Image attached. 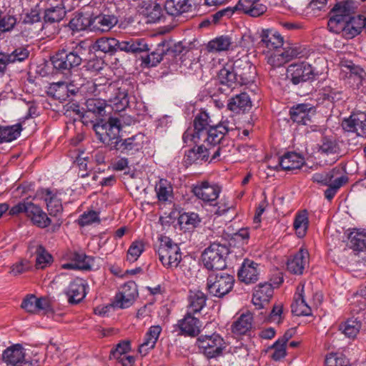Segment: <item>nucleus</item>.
I'll return each instance as SVG.
<instances>
[{
    "mask_svg": "<svg viewBox=\"0 0 366 366\" xmlns=\"http://www.w3.org/2000/svg\"><path fill=\"white\" fill-rule=\"evenodd\" d=\"M260 37L261 41L269 49H277L284 45V37L274 29H263Z\"/></svg>",
    "mask_w": 366,
    "mask_h": 366,
    "instance_id": "72a5a7b5",
    "label": "nucleus"
},
{
    "mask_svg": "<svg viewBox=\"0 0 366 366\" xmlns=\"http://www.w3.org/2000/svg\"><path fill=\"white\" fill-rule=\"evenodd\" d=\"M335 169L327 172L315 173L312 177V181L323 186H327L333 182Z\"/></svg>",
    "mask_w": 366,
    "mask_h": 366,
    "instance_id": "e2e57ef3",
    "label": "nucleus"
},
{
    "mask_svg": "<svg viewBox=\"0 0 366 366\" xmlns=\"http://www.w3.org/2000/svg\"><path fill=\"white\" fill-rule=\"evenodd\" d=\"M83 48L76 46L72 51H68L65 49L59 50L51 58L54 67L61 71H69L72 68L79 66L82 62Z\"/></svg>",
    "mask_w": 366,
    "mask_h": 366,
    "instance_id": "39448f33",
    "label": "nucleus"
},
{
    "mask_svg": "<svg viewBox=\"0 0 366 366\" xmlns=\"http://www.w3.org/2000/svg\"><path fill=\"white\" fill-rule=\"evenodd\" d=\"M28 252L31 255L36 256V269H44L53 262V257L41 244L31 242L28 247Z\"/></svg>",
    "mask_w": 366,
    "mask_h": 366,
    "instance_id": "412c9836",
    "label": "nucleus"
},
{
    "mask_svg": "<svg viewBox=\"0 0 366 366\" xmlns=\"http://www.w3.org/2000/svg\"><path fill=\"white\" fill-rule=\"evenodd\" d=\"M30 51L26 47L20 46L15 49L11 53H7L9 61L10 64L15 62H21L28 59Z\"/></svg>",
    "mask_w": 366,
    "mask_h": 366,
    "instance_id": "13d9d810",
    "label": "nucleus"
},
{
    "mask_svg": "<svg viewBox=\"0 0 366 366\" xmlns=\"http://www.w3.org/2000/svg\"><path fill=\"white\" fill-rule=\"evenodd\" d=\"M97 139L105 145L109 147L110 150L114 149V146L121 139V121L117 117H109L104 123H97L93 125Z\"/></svg>",
    "mask_w": 366,
    "mask_h": 366,
    "instance_id": "f03ea898",
    "label": "nucleus"
},
{
    "mask_svg": "<svg viewBox=\"0 0 366 366\" xmlns=\"http://www.w3.org/2000/svg\"><path fill=\"white\" fill-rule=\"evenodd\" d=\"M309 226L308 214L306 210L296 214L293 223L294 229L298 237L305 236Z\"/></svg>",
    "mask_w": 366,
    "mask_h": 366,
    "instance_id": "49530a36",
    "label": "nucleus"
},
{
    "mask_svg": "<svg viewBox=\"0 0 366 366\" xmlns=\"http://www.w3.org/2000/svg\"><path fill=\"white\" fill-rule=\"evenodd\" d=\"M234 129V124L228 119H222L218 124H214L205 132L202 137L201 142L207 143V145H216L220 143L225 134Z\"/></svg>",
    "mask_w": 366,
    "mask_h": 366,
    "instance_id": "0eeeda50",
    "label": "nucleus"
},
{
    "mask_svg": "<svg viewBox=\"0 0 366 366\" xmlns=\"http://www.w3.org/2000/svg\"><path fill=\"white\" fill-rule=\"evenodd\" d=\"M232 42L228 36H220L209 41L207 49L209 52H221L229 50Z\"/></svg>",
    "mask_w": 366,
    "mask_h": 366,
    "instance_id": "79ce46f5",
    "label": "nucleus"
},
{
    "mask_svg": "<svg viewBox=\"0 0 366 366\" xmlns=\"http://www.w3.org/2000/svg\"><path fill=\"white\" fill-rule=\"evenodd\" d=\"M159 245L157 249L159 259L166 268H176L182 260V253L179 246L166 236L159 238Z\"/></svg>",
    "mask_w": 366,
    "mask_h": 366,
    "instance_id": "7ed1b4c3",
    "label": "nucleus"
},
{
    "mask_svg": "<svg viewBox=\"0 0 366 366\" xmlns=\"http://www.w3.org/2000/svg\"><path fill=\"white\" fill-rule=\"evenodd\" d=\"M169 53V44L164 41L159 43L154 51L145 56H142V64L147 67L155 66L161 62L163 57Z\"/></svg>",
    "mask_w": 366,
    "mask_h": 366,
    "instance_id": "a878e982",
    "label": "nucleus"
},
{
    "mask_svg": "<svg viewBox=\"0 0 366 366\" xmlns=\"http://www.w3.org/2000/svg\"><path fill=\"white\" fill-rule=\"evenodd\" d=\"M233 66L240 86L254 81L256 67L250 61L238 59L233 63Z\"/></svg>",
    "mask_w": 366,
    "mask_h": 366,
    "instance_id": "f8f14e48",
    "label": "nucleus"
},
{
    "mask_svg": "<svg viewBox=\"0 0 366 366\" xmlns=\"http://www.w3.org/2000/svg\"><path fill=\"white\" fill-rule=\"evenodd\" d=\"M21 130V124L0 126V143L12 142L20 135Z\"/></svg>",
    "mask_w": 366,
    "mask_h": 366,
    "instance_id": "c03bdc74",
    "label": "nucleus"
},
{
    "mask_svg": "<svg viewBox=\"0 0 366 366\" xmlns=\"http://www.w3.org/2000/svg\"><path fill=\"white\" fill-rule=\"evenodd\" d=\"M309 263V254L307 250L300 249L292 258L288 259L287 267L288 271L295 274H302Z\"/></svg>",
    "mask_w": 366,
    "mask_h": 366,
    "instance_id": "393cba45",
    "label": "nucleus"
},
{
    "mask_svg": "<svg viewBox=\"0 0 366 366\" xmlns=\"http://www.w3.org/2000/svg\"><path fill=\"white\" fill-rule=\"evenodd\" d=\"M347 245L354 251L366 249V232L353 231L348 237Z\"/></svg>",
    "mask_w": 366,
    "mask_h": 366,
    "instance_id": "a19ab883",
    "label": "nucleus"
},
{
    "mask_svg": "<svg viewBox=\"0 0 366 366\" xmlns=\"http://www.w3.org/2000/svg\"><path fill=\"white\" fill-rule=\"evenodd\" d=\"M251 107V100L249 95L245 92L231 98L227 104L228 109L235 113L244 112L246 110L250 109Z\"/></svg>",
    "mask_w": 366,
    "mask_h": 366,
    "instance_id": "f704fd0d",
    "label": "nucleus"
},
{
    "mask_svg": "<svg viewBox=\"0 0 366 366\" xmlns=\"http://www.w3.org/2000/svg\"><path fill=\"white\" fill-rule=\"evenodd\" d=\"M161 331L162 328L159 325H154L149 327L144 342L139 347L138 351L142 355H146L149 350L154 347Z\"/></svg>",
    "mask_w": 366,
    "mask_h": 366,
    "instance_id": "2f4dec72",
    "label": "nucleus"
},
{
    "mask_svg": "<svg viewBox=\"0 0 366 366\" xmlns=\"http://www.w3.org/2000/svg\"><path fill=\"white\" fill-rule=\"evenodd\" d=\"M66 294L69 303L77 304L80 302L86 296V285L84 280L80 278H76L70 283Z\"/></svg>",
    "mask_w": 366,
    "mask_h": 366,
    "instance_id": "bb28decb",
    "label": "nucleus"
},
{
    "mask_svg": "<svg viewBox=\"0 0 366 366\" xmlns=\"http://www.w3.org/2000/svg\"><path fill=\"white\" fill-rule=\"evenodd\" d=\"M342 129L347 132H355L357 136L366 137V113L360 111L352 112L342 122Z\"/></svg>",
    "mask_w": 366,
    "mask_h": 366,
    "instance_id": "9d476101",
    "label": "nucleus"
},
{
    "mask_svg": "<svg viewBox=\"0 0 366 366\" xmlns=\"http://www.w3.org/2000/svg\"><path fill=\"white\" fill-rule=\"evenodd\" d=\"M303 163L304 158L301 155L296 152H289L282 157H278L276 165H269V167L276 170H278L280 167L283 170H292L300 169Z\"/></svg>",
    "mask_w": 366,
    "mask_h": 366,
    "instance_id": "aec40b11",
    "label": "nucleus"
},
{
    "mask_svg": "<svg viewBox=\"0 0 366 366\" xmlns=\"http://www.w3.org/2000/svg\"><path fill=\"white\" fill-rule=\"evenodd\" d=\"M357 9V3L353 0H347L337 3L330 11V19L327 23L328 29L332 21L340 23H344L346 21L353 18L354 14Z\"/></svg>",
    "mask_w": 366,
    "mask_h": 366,
    "instance_id": "6e6552de",
    "label": "nucleus"
},
{
    "mask_svg": "<svg viewBox=\"0 0 366 366\" xmlns=\"http://www.w3.org/2000/svg\"><path fill=\"white\" fill-rule=\"evenodd\" d=\"M144 136L137 134L131 137L120 139L114 146V149L121 154L132 156L143 148Z\"/></svg>",
    "mask_w": 366,
    "mask_h": 366,
    "instance_id": "ddd939ff",
    "label": "nucleus"
},
{
    "mask_svg": "<svg viewBox=\"0 0 366 366\" xmlns=\"http://www.w3.org/2000/svg\"><path fill=\"white\" fill-rule=\"evenodd\" d=\"M190 160L195 162L197 160L207 161L209 157L208 149L204 144H200L195 149L194 148L190 149L187 154Z\"/></svg>",
    "mask_w": 366,
    "mask_h": 366,
    "instance_id": "bf43d9fd",
    "label": "nucleus"
},
{
    "mask_svg": "<svg viewBox=\"0 0 366 366\" xmlns=\"http://www.w3.org/2000/svg\"><path fill=\"white\" fill-rule=\"evenodd\" d=\"M217 77L219 83L222 85L226 86L232 90L238 86H240L237 75L235 74L233 64H227L222 69H220Z\"/></svg>",
    "mask_w": 366,
    "mask_h": 366,
    "instance_id": "7c9ffc66",
    "label": "nucleus"
},
{
    "mask_svg": "<svg viewBox=\"0 0 366 366\" xmlns=\"http://www.w3.org/2000/svg\"><path fill=\"white\" fill-rule=\"evenodd\" d=\"M128 84L126 82L117 83V95L116 97L117 101L113 102V106L117 111H122L129 107V100L128 97Z\"/></svg>",
    "mask_w": 366,
    "mask_h": 366,
    "instance_id": "ea45409f",
    "label": "nucleus"
},
{
    "mask_svg": "<svg viewBox=\"0 0 366 366\" xmlns=\"http://www.w3.org/2000/svg\"><path fill=\"white\" fill-rule=\"evenodd\" d=\"M360 22V16L358 15L350 18V19L344 23L332 20L330 24V31L335 34L341 33L344 38L351 39L361 32L362 29Z\"/></svg>",
    "mask_w": 366,
    "mask_h": 366,
    "instance_id": "1a4fd4ad",
    "label": "nucleus"
},
{
    "mask_svg": "<svg viewBox=\"0 0 366 366\" xmlns=\"http://www.w3.org/2000/svg\"><path fill=\"white\" fill-rule=\"evenodd\" d=\"M197 344L203 354L209 359L221 355L225 347L224 340L215 332L212 335H201L197 340Z\"/></svg>",
    "mask_w": 366,
    "mask_h": 366,
    "instance_id": "423d86ee",
    "label": "nucleus"
},
{
    "mask_svg": "<svg viewBox=\"0 0 366 366\" xmlns=\"http://www.w3.org/2000/svg\"><path fill=\"white\" fill-rule=\"evenodd\" d=\"M167 13L172 16H179L192 9L191 0H167L164 4Z\"/></svg>",
    "mask_w": 366,
    "mask_h": 366,
    "instance_id": "c85d7f7f",
    "label": "nucleus"
},
{
    "mask_svg": "<svg viewBox=\"0 0 366 366\" xmlns=\"http://www.w3.org/2000/svg\"><path fill=\"white\" fill-rule=\"evenodd\" d=\"M259 264L252 260L246 259L244 260L241 269L238 272V277L240 281L246 284L254 283L258 280Z\"/></svg>",
    "mask_w": 366,
    "mask_h": 366,
    "instance_id": "5701e85b",
    "label": "nucleus"
},
{
    "mask_svg": "<svg viewBox=\"0 0 366 366\" xmlns=\"http://www.w3.org/2000/svg\"><path fill=\"white\" fill-rule=\"evenodd\" d=\"M221 187L216 184H210L207 181H204L194 185L192 192L199 199L204 202H212L217 200Z\"/></svg>",
    "mask_w": 366,
    "mask_h": 366,
    "instance_id": "4468645a",
    "label": "nucleus"
},
{
    "mask_svg": "<svg viewBox=\"0 0 366 366\" xmlns=\"http://www.w3.org/2000/svg\"><path fill=\"white\" fill-rule=\"evenodd\" d=\"M16 23V19L14 16L6 15L0 17V31L6 32L11 30Z\"/></svg>",
    "mask_w": 366,
    "mask_h": 366,
    "instance_id": "774afa93",
    "label": "nucleus"
},
{
    "mask_svg": "<svg viewBox=\"0 0 366 366\" xmlns=\"http://www.w3.org/2000/svg\"><path fill=\"white\" fill-rule=\"evenodd\" d=\"M131 350V342L128 340H122L119 342L116 347L110 352V359L120 358L123 355H127Z\"/></svg>",
    "mask_w": 366,
    "mask_h": 366,
    "instance_id": "052dcab7",
    "label": "nucleus"
},
{
    "mask_svg": "<svg viewBox=\"0 0 366 366\" xmlns=\"http://www.w3.org/2000/svg\"><path fill=\"white\" fill-rule=\"evenodd\" d=\"M347 177L342 176L333 180L331 184L327 185L328 188L325 191V198L329 201L332 200L338 189L347 182Z\"/></svg>",
    "mask_w": 366,
    "mask_h": 366,
    "instance_id": "4d7b16f0",
    "label": "nucleus"
},
{
    "mask_svg": "<svg viewBox=\"0 0 366 366\" xmlns=\"http://www.w3.org/2000/svg\"><path fill=\"white\" fill-rule=\"evenodd\" d=\"M325 366H350L349 360L342 355L331 353L325 359Z\"/></svg>",
    "mask_w": 366,
    "mask_h": 366,
    "instance_id": "0e129e2a",
    "label": "nucleus"
},
{
    "mask_svg": "<svg viewBox=\"0 0 366 366\" xmlns=\"http://www.w3.org/2000/svg\"><path fill=\"white\" fill-rule=\"evenodd\" d=\"M26 216L31 221L33 224L40 228H46L51 222L50 218L48 217L41 208L31 202L29 204Z\"/></svg>",
    "mask_w": 366,
    "mask_h": 366,
    "instance_id": "b1692460",
    "label": "nucleus"
},
{
    "mask_svg": "<svg viewBox=\"0 0 366 366\" xmlns=\"http://www.w3.org/2000/svg\"><path fill=\"white\" fill-rule=\"evenodd\" d=\"M117 21L114 16L99 15L92 19V27L93 29L102 31H108L116 24Z\"/></svg>",
    "mask_w": 366,
    "mask_h": 366,
    "instance_id": "a18cd8bd",
    "label": "nucleus"
},
{
    "mask_svg": "<svg viewBox=\"0 0 366 366\" xmlns=\"http://www.w3.org/2000/svg\"><path fill=\"white\" fill-rule=\"evenodd\" d=\"M118 39L115 38L102 37L96 40L94 49L112 55L117 52Z\"/></svg>",
    "mask_w": 366,
    "mask_h": 366,
    "instance_id": "37998d69",
    "label": "nucleus"
},
{
    "mask_svg": "<svg viewBox=\"0 0 366 366\" xmlns=\"http://www.w3.org/2000/svg\"><path fill=\"white\" fill-rule=\"evenodd\" d=\"M194 315V313L187 312L184 318L178 320L174 327L180 330L181 335L196 337L199 334L201 322Z\"/></svg>",
    "mask_w": 366,
    "mask_h": 366,
    "instance_id": "dca6fc26",
    "label": "nucleus"
},
{
    "mask_svg": "<svg viewBox=\"0 0 366 366\" xmlns=\"http://www.w3.org/2000/svg\"><path fill=\"white\" fill-rule=\"evenodd\" d=\"M229 253L226 244L214 242L204 249L202 261L204 267L210 270H222L227 267L226 257Z\"/></svg>",
    "mask_w": 366,
    "mask_h": 366,
    "instance_id": "f257e3e1",
    "label": "nucleus"
},
{
    "mask_svg": "<svg viewBox=\"0 0 366 366\" xmlns=\"http://www.w3.org/2000/svg\"><path fill=\"white\" fill-rule=\"evenodd\" d=\"M319 95L323 102H328L334 104L342 99V92L330 86L322 88Z\"/></svg>",
    "mask_w": 366,
    "mask_h": 366,
    "instance_id": "5fc2aeb1",
    "label": "nucleus"
},
{
    "mask_svg": "<svg viewBox=\"0 0 366 366\" xmlns=\"http://www.w3.org/2000/svg\"><path fill=\"white\" fill-rule=\"evenodd\" d=\"M137 295L134 282H128L122 287V291L117 293L115 297V306L124 309L130 307Z\"/></svg>",
    "mask_w": 366,
    "mask_h": 366,
    "instance_id": "4be33fe9",
    "label": "nucleus"
},
{
    "mask_svg": "<svg viewBox=\"0 0 366 366\" xmlns=\"http://www.w3.org/2000/svg\"><path fill=\"white\" fill-rule=\"evenodd\" d=\"M214 124V122L210 119L208 113L206 112H199L194 119V138L202 139V137L205 134L209 128Z\"/></svg>",
    "mask_w": 366,
    "mask_h": 366,
    "instance_id": "473e14b6",
    "label": "nucleus"
},
{
    "mask_svg": "<svg viewBox=\"0 0 366 366\" xmlns=\"http://www.w3.org/2000/svg\"><path fill=\"white\" fill-rule=\"evenodd\" d=\"M201 220L199 215L194 212H185L182 214L179 217L180 224L188 226L187 229H192L199 225Z\"/></svg>",
    "mask_w": 366,
    "mask_h": 366,
    "instance_id": "6e6d98bb",
    "label": "nucleus"
},
{
    "mask_svg": "<svg viewBox=\"0 0 366 366\" xmlns=\"http://www.w3.org/2000/svg\"><path fill=\"white\" fill-rule=\"evenodd\" d=\"M253 315L251 312L242 314L232 325V332L236 335H242L252 327Z\"/></svg>",
    "mask_w": 366,
    "mask_h": 366,
    "instance_id": "e433bc0d",
    "label": "nucleus"
},
{
    "mask_svg": "<svg viewBox=\"0 0 366 366\" xmlns=\"http://www.w3.org/2000/svg\"><path fill=\"white\" fill-rule=\"evenodd\" d=\"M66 14L65 8L62 3L56 6L48 8L44 11V20L46 22L54 23L60 21Z\"/></svg>",
    "mask_w": 366,
    "mask_h": 366,
    "instance_id": "de8ad7c7",
    "label": "nucleus"
},
{
    "mask_svg": "<svg viewBox=\"0 0 366 366\" xmlns=\"http://www.w3.org/2000/svg\"><path fill=\"white\" fill-rule=\"evenodd\" d=\"M2 358L10 366H34L31 362L25 360L24 350L19 344L6 349L3 352Z\"/></svg>",
    "mask_w": 366,
    "mask_h": 366,
    "instance_id": "2eb2a0df",
    "label": "nucleus"
},
{
    "mask_svg": "<svg viewBox=\"0 0 366 366\" xmlns=\"http://www.w3.org/2000/svg\"><path fill=\"white\" fill-rule=\"evenodd\" d=\"M361 327V322L356 319H349L339 325V330L347 337H356Z\"/></svg>",
    "mask_w": 366,
    "mask_h": 366,
    "instance_id": "8fccbe9b",
    "label": "nucleus"
},
{
    "mask_svg": "<svg viewBox=\"0 0 366 366\" xmlns=\"http://www.w3.org/2000/svg\"><path fill=\"white\" fill-rule=\"evenodd\" d=\"M297 292L295 296V301L292 304V312L297 316H309L312 314L310 307L306 302L304 297V285H299Z\"/></svg>",
    "mask_w": 366,
    "mask_h": 366,
    "instance_id": "c756f323",
    "label": "nucleus"
},
{
    "mask_svg": "<svg viewBox=\"0 0 366 366\" xmlns=\"http://www.w3.org/2000/svg\"><path fill=\"white\" fill-rule=\"evenodd\" d=\"M69 90V86L64 81L51 84L49 93L58 99H65L64 94Z\"/></svg>",
    "mask_w": 366,
    "mask_h": 366,
    "instance_id": "680f3d73",
    "label": "nucleus"
},
{
    "mask_svg": "<svg viewBox=\"0 0 366 366\" xmlns=\"http://www.w3.org/2000/svg\"><path fill=\"white\" fill-rule=\"evenodd\" d=\"M207 297L202 291H190L188 296L187 311L191 313H199L206 305Z\"/></svg>",
    "mask_w": 366,
    "mask_h": 366,
    "instance_id": "4c0bfd02",
    "label": "nucleus"
},
{
    "mask_svg": "<svg viewBox=\"0 0 366 366\" xmlns=\"http://www.w3.org/2000/svg\"><path fill=\"white\" fill-rule=\"evenodd\" d=\"M274 293L272 284L268 282L259 284L254 290L252 302L257 309H262L269 304Z\"/></svg>",
    "mask_w": 366,
    "mask_h": 366,
    "instance_id": "6ab92c4d",
    "label": "nucleus"
},
{
    "mask_svg": "<svg viewBox=\"0 0 366 366\" xmlns=\"http://www.w3.org/2000/svg\"><path fill=\"white\" fill-rule=\"evenodd\" d=\"M150 48L144 39H129L127 40H118L117 52L124 51L129 54H140L149 51Z\"/></svg>",
    "mask_w": 366,
    "mask_h": 366,
    "instance_id": "a211bd4d",
    "label": "nucleus"
},
{
    "mask_svg": "<svg viewBox=\"0 0 366 366\" xmlns=\"http://www.w3.org/2000/svg\"><path fill=\"white\" fill-rule=\"evenodd\" d=\"M314 112V108L310 104H300L292 107L290 114L294 122L306 125L311 122L310 114Z\"/></svg>",
    "mask_w": 366,
    "mask_h": 366,
    "instance_id": "cd10ccee",
    "label": "nucleus"
},
{
    "mask_svg": "<svg viewBox=\"0 0 366 366\" xmlns=\"http://www.w3.org/2000/svg\"><path fill=\"white\" fill-rule=\"evenodd\" d=\"M286 62L304 56L305 49L297 44H287L281 52Z\"/></svg>",
    "mask_w": 366,
    "mask_h": 366,
    "instance_id": "864d4df0",
    "label": "nucleus"
},
{
    "mask_svg": "<svg viewBox=\"0 0 366 366\" xmlns=\"http://www.w3.org/2000/svg\"><path fill=\"white\" fill-rule=\"evenodd\" d=\"M41 194L46 203L49 215L57 217L63 211L61 200L51 191L46 189L41 191Z\"/></svg>",
    "mask_w": 366,
    "mask_h": 366,
    "instance_id": "c9c22d12",
    "label": "nucleus"
},
{
    "mask_svg": "<svg viewBox=\"0 0 366 366\" xmlns=\"http://www.w3.org/2000/svg\"><path fill=\"white\" fill-rule=\"evenodd\" d=\"M340 147L334 137H323L319 144V152L325 154H334L340 152Z\"/></svg>",
    "mask_w": 366,
    "mask_h": 366,
    "instance_id": "3c124183",
    "label": "nucleus"
},
{
    "mask_svg": "<svg viewBox=\"0 0 366 366\" xmlns=\"http://www.w3.org/2000/svg\"><path fill=\"white\" fill-rule=\"evenodd\" d=\"M144 251V244L142 242H134L129 248L127 252V260L134 262Z\"/></svg>",
    "mask_w": 366,
    "mask_h": 366,
    "instance_id": "338daca9",
    "label": "nucleus"
},
{
    "mask_svg": "<svg viewBox=\"0 0 366 366\" xmlns=\"http://www.w3.org/2000/svg\"><path fill=\"white\" fill-rule=\"evenodd\" d=\"M117 83L118 81L111 83H97V81L92 83L91 87L92 92L94 96L102 95L105 101V103L109 102L111 105H113V102L117 101L116 97L117 94Z\"/></svg>",
    "mask_w": 366,
    "mask_h": 366,
    "instance_id": "f3484780",
    "label": "nucleus"
},
{
    "mask_svg": "<svg viewBox=\"0 0 366 366\" xmlns=\"http://www.w3.org/2000/svg\"><path fill=\"white\" fill-rule=\"evenodd\" d=\"M69 258L74 262L77 269H90L94 262L93 257L86 255L84 252H73Z\"/></svg>",
    "mask_w": 366,
    "mask_h": 366,
    "instance_id": "09e8293b",
    "label": "nucleus"
},
{
    "mask_svg": "<svg viewBox=\"0 0 366 366\" xmlns=\"http://www.w3.org/2000/svg\"><path fill=\"white\" fill-rule=\"evenodd\" d=\"M315 75L311 65L306 63L291 64L287 69V76L294 84L312 80Z\"/></svg>",
    "mask_w": 366,
    "mask_h": 366,
    "instance_id": "9b49d317",
    "label": "nucleus"
},
{
    "mask_svg": "<svg viewBox=\"0 0 366 366\" xmlns=\"http://www.w3.org/2000/svg\"><path fill=\"white\" fill-rule=\"evenodd\" d=\"M234 278L226 272H212L207 277V288L210 295L222 298L234 287Z\"/></svg>",
    "mask_w": 366,
    "mask_h": 366,
    "instance_id": "20e7f679",
    "label": "nucleus"
},
{
    "mask_svg": "<svg viewBox=\"0 0 366 366\" xmlns=\"http://www.w3.org/2000/svg\"><path fill=\"white\" fill-rule=\"evenodd\" d=\"M69 28L74 31H80L92 26V19L82 13L76 14L69 23Z\"/></svg>",
    "mask_w": 366,
    "mask_h": 366,
    "instance_id": "603ef678",
    "label": "nucleus"
},
{
    "mask_svg": "<svg viewBox=\"0 0 366 366\" xmlns=\"http://www.w3.org/2000/svg\"><path fill=\"white\" fill-rule=\"evenodd\" d=\"M85 106L86 111L82 114L83 122L89 117L88 113L103 116L107 104L102 98H89L86 101Z\"/></svg>",
    "mask_w": 366,
    "mask_h": 366,
    "instance_id": "58836bf2",
    "label": "nucleus"
},
{
    "mask_svg": "<svg viewBox=\"0 0 366 366\" xmlns=\"http://www.w3.org/2000/svg\"><path fill=\"white\" fill-rule=\"evenodd\" d=\"M162 8L159 4L154 3L146 8V15L149 22L154 23L159 21L162 16Z\"/></svg>",
    "mask_w": 366,
    "mask_h": 366,
    "instance_id": "69168bd1",
    "label": "nucleus"
}]
</instances>
